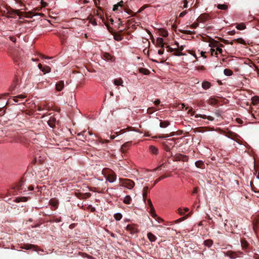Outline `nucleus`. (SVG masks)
<instances>
[{"label":"nucleus","mask_w":259,"mask_h":259,"mask_svg":"<svg viewBox=\"0 0 259 259\" xmlns=\"http://www.w3.org/2000/svg\"><path fill=\"white\" fill-rule=\"evenodd\" d=\"M154 112V109L153 108H149L147 109V113L149 114H152Z\"/></svg>","instance_id":"nucleus-50"},{"label":"nucleus","mask_w":259,"mask_h":259,"mask_svg":"<svg viewBox=\"0 0 259 259\" xmlns=\"http://www.w3.org/2000/svg\"><path fill=\"white\" fill-rule=\"evenodd\" d=\"M51 70V68L49 66H45L43 67V69L41 70V71H42L44 73V74H46L47 73L50 72Z\"/></svg>","instance_id":"nucleus-30"},{"label":"nucleus","mask_w":259,"mask_h":259,"mask_svg":"<svg viewBox=\"0 0 259 259\" xmlns=\"http://www.w3.org/2000/svg\"><path fill=\"white\" fill-rule=\"evenodd\" d=\"M103 58L108 61H113L114 57L108 53H104L103 55Z\"/></svg>","instance_id":"nucleus-12"},{"label":"nucleus","mask_w":259,"mask_h":259,"mask_svg":"<svg viewBox=\"0 0 259 259\" xmlns=\"http://www.w3.org/2000/svg\"><path fill=\"white\" fill-rule=\"evenodd\" d=\"M235 41H236L238 43L241 44H245L244 40L243 39H242V38H239L236 39H235Z\"/></svg>","instance_id":"nucleus-39"},{"label":"nucleus","mask_w":259,"mask_h":259,"mask_svg":"<svg viewBox=\"0 0 259 259\" xmlns=\"http://www.w3.org/2000/svg\"><path fill=\"white\" fill-rule=\"evenodd\" d=\"M195 165L196 167H197L198 168H203L204 164L202 161L199 160V161H197L195 162Z\"/></svg>","instance_id":"nucleus-26"},{"label":"nucleus","mask_w":259,"mask_h":259,"mask_svg":"<svg viewBox=\"0 0 259 259\" xmlns=\"http://www.w3.org/2000/svg\"><path fill=\"white\" fill-rule=\"evenodd\" d=\"M122 217V215L120 213H116L114 215V218L116 221H120Z\"/></svg>","instance_id":"nucleus-35"},{"label":"nucleus","mask_w":259,"mask_h":259,"mask_svg":"<svg viewBox=\"0 0 259 259\" xmlns=\"http://www.w3.org/2000/svg\"><path fill=\"white\" fill-rule=\"evenodd\" d=\"M24 179L22 178L20 181L16 184L14 188L19 193L27 191L26 188L24 189Z\"/></svg>","instance_id":"nucleus-2"},{"label":"nucleus","mask_w":259,"mask_h":259,"mask_svg":"<svg viewBox=\"0 0 259 259\" xmlns=\"http://www.w3.org/2000/svg\"><path fill=\"white\" fill-rule=\"evenodd\" d=\"M187 218H188V216L186 215L185 217H182V218H180V219L175 221L174 222L176 224L179 223L180 222H181L183 221L184 220L186 219Z\"/></svg>","instance_id":"nucleus-37"},{"label":"nucleus","mask_w":259,"mask_h":259,"mask_svg":"<svg viewBox=\"0 0 259 259\" xmlns=\"http://www.w3.org/2000/svg\"><path fill=\"white\" fill-rule=\"evenodd\" d=\"M139 71L140 73H143L145 75H148L150 73V71L144 68H140Z\"/></svg>","instance_id":"nucleus-24"},{"label":"nucleus","mask_w":259,"mask_h":259,"mask_svg":"<svg viewBox=\"0 0 259 259\" xmlns=\"http://www.w3.org/2000/svg\"><path fill=\"white\" fill-rule=\"evenodd\" d=\"M187 13V10L184 11L180 14L179 17H183L185 15H186Z\"/></svg>","instance_id":"nucleus-46"},{"label":"nucleus","mask_w":259,"mask_h":259,"mask_svg":"<svg viewBox=\"0 0 259 259\" xmlns=\"http://www.w3.org/2000/svg\"><path fill=\"white\" fill-rule=\"evenodd\" d=\"M195 117H200L203 119H207L210 121H213L214 120V118L211 116H206V115L203 114H195Z\"/></svg>","instance_id":"nucleus-9"},{"label":"nucleus","mask_w":259,"mask_h":259,"mask_svg":"<svg viewBox=\"0 0 259 259\" xmlns=\"http://www.w3.org/2000/svg\"><path fill=\"white\" fill-rule=\"evenodd\" d=\"M188 113L190 114L191 112H192V114H191V115H195V113H194V111H193L192 110V108H191V109L189 110H188Z\"/></svg>","instance_id":"nucleus-62"},{"label":"nucleus","mask_w":259,"mask_h":259,"mask_svg":"<svg viewBox=\"0 0 259 259\" xmlns=\"http://www.w3.org/2000/svg\"><path fill=\"white\" fill-rule=\"evenodd\" d=\"M130 146V142H126L124 144H123L120 148L121 151L122 153H125L126 152V149L128 148L129 146Z\"/></svg>","instance_id":"nucleus-14"},{"label":"nucleus","mask_w":259,"mask_h":259,"mask_svg":"<svg viewBox=\"0 0 259 259\" xmlns=\"http://www.w3.org/2000/svg\"><path fill=\"white\" fill-rule=\"evenodd\" d=\"M119 7H118V6H117V4L116 5H114L113 6V11H121L122 10L120 9V8H119Z\"/></svg>","instance_id":"nucleus-42"},{"label":"nucleus","mask_w":259,"mask_h":259,"mask_svg":"<svg viewBox=\"0 0 259 259\" xmlns=\"http://www.w3.org/2000/svg\"><path fill=\"white\" fill-rule=\"evenodd\" d=\"M154 104L156 105H158L160 103V101L159 99H157L154 101Z\"/></svg>","instance_id":"nucleus-57"},{"label":"nucleus","mask_w":259,"mask_h":259,"mask_svg":"<svg viewBox=\"0 0 259 259\" xmlns=\"http://www.w3.org/2000/svg\"><path fill=\"white\" fill-rule=\"evenodd\" d=\"M178 213L181 215H183L185 214V212H184V211L183 210V209L181 208H179L178 209Z\"/></svg>","instance_id":"nucleus-45"},{"label":"nucleus","mask_w":259,"mask_h":259,"mask_svg":"<svg viewBox=\"0 0 259 259\" xmlns=\"http://www.w3.org/2000/svg\"><path fill=\"white\" fill-rule=\"evenodd\" d=\"M211 87V83L207 81H203L202 83V88L204 90H207Z\"/></svg>","instance_id":"nucleus-16"},{"label":"nucleus","mask_w":259,"mask_h":259,"mask_svg":"<svg viewBox=\"0 0 259 259\" xmlns=\"http://www.w3.org/2000/svg\"><path fill=\"white\" fill-rule=\"evenodd\" d=\"M56 120L54 117H51L50 119L48 120V123L49 125L51 127H54L55 126Z\"/></svg>","instance_id":"nucleus-15"},{"label":"nucleus","mask_w":259,"mask_h":259,"mask_svg":"<svg viewBox=\"0 0 259 259\" xmlns=\"http://www.w3.org/2000/svg\"><path fill=\"white\" fill-rule=\"evenodd\" d=\"M241 246L243 249H246L248 247V243L245 239H242L241 241Z\"/></svg>","instance_id":"nucleus-31"},{"label":"nucleus","mask_w":259,"mask_h":259,"mask_svg":"<svg viewBox=\"0 0 259 259\" xmlns=\"http://www.w3.org/2000/svg\"><path fill=\"white\" fill-rule=\"evenodd\" d=\"M64 87V83L62 80L59 81L56 84V89L57 91H61Z\"/></svg>","instance_id":"nucleus-8"},{"label":"nucleus","mask_w":259,"mask_h":259,"mask_svg":"<svg viewBox=\"0 0 259 259\" xmlns=\"http://www.w3.org/2000/svg\"><path fill=\"white\" fill-rule=\"evenodd\" d=\"M113 82H114V84L115 85H121V86H123V80H122L121 78H119V79H115L114 80H113Z\"/></svg>","instance_id":"nucleus-22"},{"label":"nucleus","mask_w":259,"mask_h":259,"mask_svg":"<svg viewBox=\"0 0 259 259\" xmlns=\"http://www.w3.org/2000/svg\"><path fill=\"white\" fill-rule=\"evenodd\" d=\"M175 158L177 161H187L188 160L187 156L181 154L177 155Z\"/></svg>","instance_id":"nucleus-7"},{"label":"nucleus","mask_w":259,"mask_h":259,"mask_svg":"<svg viewBox=\"0 0 259 259\" xmlns=\"http://www.w3.org/2000/svg\"><path fill=\"white\" fill-rule=\"evenodd\" d=\"M116 176L115 174H109L107 178V180L110 183L114 182L116 180Z\"/></svg>","instance_id":"nucleus-13"},{"label":"nucleus","mask_w":259,"mask_h":259,"mask_svg":"<svg viewBox=\"0 0 259 259\" xmlns=\"http://www.w3.org/2000/svg\"><path fill=\"white\" fill-rule=\"evenodd\" d=\"M126 229L130 232V234L132 235L138 232L137 229L133 225H128L126 227Z\"/></svg>","instance_id":"nucleus-5"},{"label":"nucleus","mask_w":259,"mask_h":259,"mask_svg":"<svg viewBox=\"0 0 259 259\" xmlns=\"http://www.w3.org/2000/svg\"><path fill=\"white\" fill-rule=\"evenodd\" d=\"M225 75L227 76H231L233 74V71L229 69H225L224 71Z\"/></svg>","instance_id":"nucleus-34"},{"label":"nucleus","mask_w":259,"mask_h":259,"mask_svg":"<svg viewBox=\"0 0 259 259\" xmlns=\"http://www.w3.org/2000/svg\"><path fill=\"white\" fill-rule=\"evenodd\" d=\"M213 244V241L211 239H207L204 241L205 246L210 247Z\"/></svg>","instance_id":"nucleus-27"},{"label":"nucleus","mask_w":259,"mask_h":259,"mask_svg":"<svg viewBox=\"0 0 259 259\" xmlns=\"http://www.w3.org/2000/svg\"><path fill=\"white\" fill-rule=\"evenodd\" d=\"M210 52H211V55L212 56L217 55V54H218L217 51H216L214 49H213V48H211Z\"/></svg>","instance_id":"nucleus-41"},{"label":"nucleus","mask_w":259,"mask_h":259,"mask_svg":"<svg viewBox=\"0 0 259 259\" xmlns=\"http://www.w3.org/2000/svg\"><path fill=\"white\" fill-rule=\"evenodd\" d=\"M147 237L151 242H154L157 239V237L151 232L147 234Z\"/></svg>","instance_id":"nucleus-17"},{"label":"nucleus","mask_w":259,"mask_h":259,"mask_svg":"<svg viewBox=\"0 0 259 259\" xmlns=\"http://www.w3.org/2000/svg\"><path fill=\"white\" fill-rule=\"evenodd\" d=\"M160 35L163 37H166L168 36V32L166 30L161 29L160 30Z\"/></svg>","instance_id":"nucleus-33"},{"label":"nucleus","mask_w":259,"mask_h":259,"mask_svg":"<svg viewBox=\"0 0 259 259\" xmlns=\"http://www.w3.org/2000/svg\"><path fill=\"white\" fill-rule=\"evenodd\" d=\"M49 203L51 206L57 208L58 207L59 202L58 201L55 199H51L49 201Z\"/></svg>","instance_id":"nucleus-19"},{"label":"nucleus","mask_w":259,"mask_h":259,"mask_svg":"<svg viewBox=\"0 0 259 259\" xmlns=\"http://www.w3.org/2000/svg\"><path fill=\"white\" fill-rule=\"evenodd\" d=\"M84 195L85 198H89L91 197V194L90 193H86L84 194Z\"/></svg>","instance_id":"nucleus-60"},{"label":"nucleus","mask_w":259,"mask_h":259,"mask_svg":"<svg viewBox=\"0 0 259 259\" xmlns=\"http://www.w3.org/2000/svg\"><path fill=\"white\" fill-rule=\"evenodd\" d=\"M167 176H165V175H163V176H161L160 177L158 178L157 179H156L154 182V184L153 185V186H154L156 183H157L158 182H159L160 181H161V180L164 179V178H167Z\"/></svg>","instance_id":"nucleus-38"},{"label":"nucleus","mask_w":259,"mask_h":259,"mask_svg":"<svg viewBox=\"0 0 259 259\" xmlns=\"http://www.w3.org/2000/svg\"><path fill=\"white\" fill-rule=\"evenodd\" d=\"M28 188V191H31V190H33L34 188L32 186H28L27 187Z\"/></svg>","instance_id":"nucleus-63"},{"label":"nucleus","mask_w":259,"mask_h":259,"mask_svg":"<svg viewBox=\"0 0 259 259\" xmlns=\"http://www.w3.org/2000/svg\"><path fill=\"white\" fill-rule=\"evenodd\" d=\"M236 27L238 30H243L246 28V26L244 23H242L238 24Z\"/></svg>","instance_id":"nucleus-32"},{"label":"nucleus","mask_w":259,"mask_h":259,"mask_svg":"<svg viewBox=\"0 0 259 259\" xmlns=\"http://www.w3.org/2000/svg\"><path fill=\"white\" fill-rule=\"evenodd\" d=\"M166 48L168 49L167 51L168 52H170L171 53V52H172L174 51V49L170 47L169 46H167Z\"/></svg>","instance_id":"nucleus-53"},{"label":"nucleus","mask_w":259,"mask_h":259,"mask_svg":"<svg viewBox=\"0 0 259 259\" xmlns=\"http://www.w3.org/2000/svg\"><path fill=\"white\" fill-rule=\"evenodd\" d=\"M252 102L253 105H256L259 103V97L254 96L251 98Z\"/></svg>","instance_id":"nucleus-28"},{"label":"nucleus","mask_w":259,"mask_h":259,"mask_svg":"<svg viewBox=\"0 0 259 259\" xmlns=\"http://www.w3.org/2000/svg\"><path fill=\"white\" fill-rule=\"evenodd\" d=\"M114 38L116 41H120L122 39V35L119 33H115L114 35Z\"/></svg>","instance_id":"nucleus-25"},{"label":"nucleus","mask_w":259,"mask_h":259,"mask_svg":"<svg viewBox=\"0 0 259 259\" xmlns=\"http://www.w3.org/2000/svg\"><path fill=\"white\" fill-rule=\"evenodd\" d=\"M118 7H120V8L122 10V8L123 6V2L122 1H120L119 3L117 4Z\"/></svg>","instance_id":"nucleus-47"},{"label":"nucleus","mask_w":259,"mask_h":259,"mask_svg":"<svg viewBox=\"0 0 259 259\" xmlns=\"http://www.w3.org/2000/svg\"><path fill=\"white\" fill-rule=\"evenodd\" d=\"M217 8L220 10H226L228 8V6L225 4H219Z\"/></svg>","instance_id":"nucleus-36"},{"label":"nucleus","mask_w":259,"mask_h":259,"mask_svg":"<svg viewBox=\"0 0 259 259\" xmlns=\"http://www.w3.org/2000/svg\"><path fill=\"white\" fill-rule=\"evenodd\" d=\"M198 26V23H193L190 25V28L192 29H195L197 28Z\"/></svg>","instance_id":"nucleus-48"},{"label":"nucleus","mask_w":259,"mask_h":259,"mask_svg":"<svg viewBox=\"0 0 259 259\" xmlns=\"http://www.w3.org/2000/svg\"><path fill=\"white\" fill-rule=\"evenodd\" d=\"M132 200L131 197L130 195L126 196L123 200V202L125 204H129L131 203V201Z\"/></svg>","instance_id":"nucleus-29"},{"label":"nucleus","mask_w":259,"mask_h":259,"mask_svg":"<svg viewBox=\"0 0 259 259\" xmlns=\"http://www.w3.org/2000/svg\"><path fill=\"white\" fill-rule=\"evenodd\" d=\"M257 222H255V223H253V230H254V231L255 232L257 227H258V226H257Z\"/></svg>","instance_id":"nucleus-49"},{"label":"nucleus","mask_w":259,"mask_h":259,"mask_svg":"<svg viewBox=\"0 0 259 259\" xmlns=\"http://www.w3.org/2000/svg\"><path fill=\"white\" fill-rule=\"evenodd\" d=\"M165 43L163 42V39L161 37H158L156 39V45L158 47L163 48Z\"/></svg>","instance_id":"nucleus-11"},{"label":"nucleus","mask_w":259,"mask_h":259,"mask_svg":"<svg viewBox=\"0 0 259 259\" xmlns=\"http://www.w3.org/2000/svg\"><path fill=\"white\" fill-rule=\"evenodd\" d=\"M26 98V96L24 95H19L15 97H14V101L15 102L18 103L19 102V104H23L24 103V100Z\"/></svg>","instance_id":"nucleus-3"},{"label":"nucleus","mask_w":259,"mask_h":259,"mask_svg":"<svg viewBox=\"0 0 259 259\" xmlns=\"http://www.w3.org/2000/svg\"><path fill=\"white\" fill-rule=\"evenodd\" d=\"M28 197H17L15 201L16 202H25L28 200Z\"/></svg>","instance_id":"nucleus-20"},{"label":"nucleus","mask_w":259,"mask_h":259,"mask_svg":"<svg viewBox=\"0 0 259 259\" xmlns=\"http://www.w3.org/2000/svg\"><path fill=\"white\" fill-rule=\"evenodd\" d=\"M200 19H201L203 21H205L207 18L205 17V16L202 15L200 17Z\"/></svg>","instance_id":"nucleus-64"},{"label":"nucleus","mask_w":259,"mask_h":259,"mask_svg":"<svg viewBox=\"0 0 259 259\" xmlns=\"http://www.w3.org/2000/svg\"><path fill=\"white\" fill-rule=\"evenodd\" d=\"M125 11L128 14H132L133 13L132 11L130 9H126Z\"/></svg>","instance_id":"nucleus-59"},{"label":"nucleus","mask_w":259,"mask_h":259,"mask_svg":"<svg viewBox=\"0 0 259 259\" xmlns=\"http://www.w3.org/2000/svg\"><path fill=\"white\" fill-rule=\"evenodd\" d=\"M9 39L13 42H15L16 41V38L14 36H10L8 37Z\"/></svg>","instance_id":"nucleus-43"},{"label":"nucleus","mask_w":259,"mask_h":259,"mask_svg":"<svg viewBox=\"0 0 259 259\" xmlns=\"http://www.w3.org/2000/svg\"><path fill=\"white\" fill-rule=\"evenodd\" d=\"M169 125V122L168 121H161L159 125L162 128H165Z\"/></svg>","instance_id":"nucleus-23"},{"label":"nucleus","mask_w":259,"mask_h":259,"mask_svg":"<svg viewBox=\"0 0 259 259\" xmlns=\"http://www.w3.org/2000/svg\"><path fill=\"white\" fill-rule=\"evenodd\" d=\"M149 188L147 186H145L143 188V198L144 201L147 198V194L148 193Z\"/></svg>","instance_id":"nucleus-18"},{"label":"nucleus","mask_w":259,"mask_h":259,"mask_svg":"<svg viewBox=\"0 0 259 259\" xmlns=\"http://www.w3.org/2000/svg\"><path fill=\"white\" fill-rule=\"evenodd\" d=\"M149 150L150 152L153 154L157 155L158 153V148L155 147L154 146H150L149 147Z\"/></svg>","instance_id":"nucleus-10"},{"label":"nucleus","mask_w":259,"mask_h":259,"mask_svg":"<svg viewBox=\"0 0 259 259\" xmlns=\"http://www.w3.org/2000/svg\"><path fill=\"white\" fill-rule=\"evenodd\" d=\"M45 81H42L38 83L37 85L38 87H41V86L44 84Z\"/></svg>","instance_id":"nucleus-58"},{"label":"nucleus","mask_w":259,"mask_h":259,"mask_svg":"<svg viewBox=\"0 0 259 259\" xmlns=\"http://www.w3.org/2000/svg\"><path fill=\"white\" fill-rule=\"evenodd\" d=\"M163 53H164V49H163V48H161V49L159 50L158 51V53L160 55H162L163 54Z\"/></svg>","instance_id":"nucleus-51"},{"label":"nucleus","mask_w":259,"mask_h":259,"mask_svg":"<svg viewBox=\"0 0 259 259\" xmlns=\"http://www.w3.org/2000/svg\"><path fill=\"white\" fill-rule=\"evenodd\" d=\"M120 182L121 183L122 186L126 187L129 189L133 188L135 186L134 182L130 179H120Z\"/></svg>","instance_id":"nucleus-1"},{"label":"nucleus","mask_w":259,"mask_h":259,"mask_svg":"<svg viewBox=\"0 0 259 259\" xmlns=\"http://www.w3.org/2000/svg\"><path fill=\"white\" fill-rule=\"evenodd\" d=\"M183 7L184 8H186L188 7V1L187 0L184 1V5Z\"/></svg>","instance_id":"nucleus-55"},{"label":"nucleus","mask_w":259,"mask_h":259,"mask_svg":"<svg viewBox=\"0 0 259 259\" xmlns=\"http://www.w3.org/2000/svg\"><path fill=\"white\" fill-rule=\"evenodd\" d=\"M109 140H103V139H101V140H100V142L101 143H103H103H108L109 142Z\"/></svg>","instance_id":"nucleus-54"},{"label":"nucleus","mask_w":259,"mask_h":259,"mask_svg":"<svg viewBox=\"0 0 259 259\" xmlns=\"http://www.w3.org/2000/svg\"><path fill=\"white\" fill-rule=\"evenodd\" d=\"M148 204L150 206V207L151 208V213L152 214V216L154 217V215H156L155 213V210H154V208L153 207V205L152 203V202L151 201L150 199H148Z\"/></svg>","instance_id":"nucleus-21"},{"label":"nucleus","mask_w":259,"mask_h":259,"mask_svg":"<svg viewBox=\"0 0 259 259\" xmlns=\"http://www.w3.org/2000/svg\"><path fill=\"white\" fill-rule=\"evenodd\" d=\"M182 32L184 34H189V35H191V34H194L195 32H193V31H190V30H183L182 31Z\"/></svg>","instance_id":"nucleus-40"},{"label":"nucleus","mask_w":259,"mask_h":259,"mask_svg":"<svg viewBox=\"0 0 259 259\" xmlns=\"http://www.w3.org/2000/svg\"><path fill=\"white\" fill-rule=\"evenodd\" d=\"M163 146H164V149L165 151H166V152H170V148L168 146H167L166 144H164Z\"/></svg>","instance_id":"nucleus-44"},{"label":"nucleus","mask_w":259,"mask_h":259,"mask_svg":"<svg viewBox=\"0 0 259 259\" xmlns=\"http://www.w3.org/2000/svg\"><path fill=\"white\" fill-rule=\"evenodd\" d=\"M197 192H198V188H197V187H195V188H194V189L192 193V194L194 195V194H196Z\"/></svg>","instance_id":"nucleus-52"},{"label":"nucleus","mask_w":259,"mask_h":259,"mask_svg":"<svg viewBox=\"0 0 259 259\" xmlns=\"http://www.w3.org/2000/svg\"><path fill=\"white\" fill-rule=\"evenodd\" d=\"M21 248L25 249H32L35 251H37L38 246L33 244H24L21 246Z\"/></svg>","instance_id":"nucleus-4"},{"label":"nucleus","mask_w":259,"mask_h":259,"mask_svg":"<svg viewBox=\"0 0 259 259\" xmlns=\"http://www.w3.org/2000/svg\"><path fill=\"white\" fill-rule=\"evenodd\" d=\"M41 5L43 7H46L48 6V4L44 2H41Z\"/></svg>","instance_id":"nucleus-61"},{"label":"nucleus","mask_w":259,"mask_h":259,"mask_svg":"<svg viewBox=\"0 0 259 259\" xmlns=\"http://www.w3.org/2000/svg\"><path fill=\"white\" fill-rule=\"evenodd\" d=\"M58 35L59 36V37L61 39V40L62 42L63 43L64 42L65 40V38H64L63 36H62L60 34H58Z\"/></svg>","instance_id":"nucleus-56"},{"label":"nucleus","mask_w":259,"mask_h":259,"mask_svg":"<svg viewBox=\"0 0 259 259\" xmlns=\"http://www.w3.org/2000/svg\"><path fill=\"white\" fill-rule=\"evenodd\" d=\"M225 255L229 256V257H230L232 259L236 258V257L239 256L237 252H234V251H233L231 250L227 251L225 253Z\"/></svg>","instance_id":"nucleus-6"}]
</instances>
